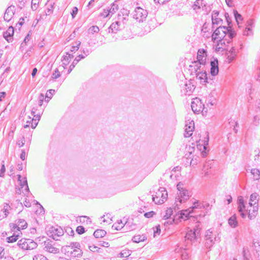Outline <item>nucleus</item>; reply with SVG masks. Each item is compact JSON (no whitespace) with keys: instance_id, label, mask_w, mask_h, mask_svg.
Masks as SVG:
<instances>
[{"instance_id":"obj_47","label":"nucleus","mask_w":260,"mask_h":260,"mask_svg":"<svg viewBox=\"0 0 260 260\" xmlns=\"http://www.w3.org/2000/svg\"><path fill=\"white\" fill-rule=\"evenodd\" d=\"M10 227L11 228V230L14 232L15 231V229L18 231H20V227L18 226V224L17 223V220H15V223H10L9 224Z\"/></svg>"},{"instance_id":"obj_40","label":"nucleus","mask_w":260,"mask_h":260,"mask_svg":"<svg viewBox=\"0 0 260 260\" xmlns=\"http://www.w3.org/2000/svg\"><path fill=\"white\" fill-rule=\"evenodd\" d=\"M136 225L133 224L132 222L130 221H126L124 224V227L126 230H128L129 231H133L136 229Z\"/></svg>"},{"instance_id":"obj_41","label":"nucleus","mask_w":260,"mask_h":260,"mask_svg":"<svg viewBox=\"0 0 260 260\" xmlns=\"http://www.w3.org/2000/svg\"><path fill=\"white\" fill-rule=\"evenodd\" d=\"M11 209V207L7 203H4V208L2 211L4 213V217H7L9 213V210Z\"/></svg>"},{"instance_id":"obj_11","label":"nucleus","mask_w":260,"mask_h":260,"mask_svg":"<svg viewBox=\"0 0 260 260\" xmlns=\"http://www.w3.org/2000/svg\"><path fill=\"white\" fill-rule=\"evenodd\" d=\"M15 8L14 6H9L6 10L4 16V19L6 21H9L15 13Z\"/></svg>"},{"instance_id":"obj_44","label":"nucleus","mask_w":260,"mask_h":260,"mask_svg":"<svg viewBox=\"0 0 260 260\" xmlns=\"http://www.w3.org/2000/svg\"><path fill=\"white\" fill-rule=\"evenodd\" d=\"M80 45H81L80 41H77L75 42V45H73L72 46L70 51L72 52H76V51H77L79 49V46H80Z\"/></svg>"},{"instance_id":"obj_16","label":"nucleus","mask_w":260,"mask_h":260,"mask_svg":"<svg viewBox=\"0 0 260 260\" xmlns=\"http://www.w3.org/2000/svg\"><path fill=\"white\" fill-rule=\"evenodd\" d=\"M233 14L239 28L242 29V31L244 32V29L242 28L243 21V16L236 10H234Z\"/></svg>"},{"instance_id":"obj_62","label":"nucleus","mask_w":260,"mask_h":260,"mask_svg":"<svg viewBox=\"0 0 260 260\" xmlns=\"http://www.w3.org/2000/svg\"><path fill=\"white\" fill-rule=\"evenodd\" d=\"M160 233V226L159 225H156L154 228V237H155L157 235H159Z\"/></svg>"},{"instance_id":"obj_3","label":"nucleus","mask_w":260,"mask_h":260,"mask_svg":"<svg viewBox=\"0 0 260 260\" xmlns=\"http://www.w3.org/2000/svg\"><path fill=\"white\" fill-rule=\"evenodd\" d=\"M190 193L185 189V190H183L179 192L178 193L177 196L175 198V203L173 205V209L176 212V211L180 209L179 206L180 205L183 203L187 201L190 197Z\"/></svg>"},{"instance_id":"obj_35","label":"nucleus","mask_w":260,"mask_h":260,"mask_svg":"<svg viewBox=\"0 0 260 260\" xmlns=\"http://www.w3.org/2000/svg\"><path fill=\"white\" fill-rule=\"evenodd\" d=\"M17 223L20 227V229H25L27 226V223L25 220L23 219H17Z\"/></svg>"},{"instance_id":"obj_43","label":"nucleus","mask_w":260,"mask_h":260,"mask_svg":"<svg viewBox=\"0 0 260 260\" xmlns=\"http://www.w3.org/2000/svg\"><path fill=\"white\" fill-rule=\"evenodd\" d=\"M224 16H225V20H226V21L228 25L227 27H229L230 29H233L232 28V21L231 18L229 16V14L228 13L225 12L224 13Z\"/></svg>"},{"instance_id":"obj_51","label":"nucleus","mask_w":260,"mask_h":260,"mask_svg":"<svg viewBox=\"0 0 260 260\" xmlns=\"http://www.w3.org/2000/svg\"><path fill=\"white\" fill-rule=\"evenodd\" d=\"M45 99V96L43 93H40L38 96V105L42 106Z\"/></svg>"},{"instance_id":"obj_57","label":"nucleus","mask_w":260,"mask_h":260,"mask_svg":"<svg viewBox=\"0 0 260 260\" xmlns=\"http://www.w3.org/2000/svg\"><path fill=\"white\" fill-rule=\"evenodd\" d=\"M110 15H111V14L108 8L104 9L103 12L101 13V16L104 18L108 17Z\"/></svg>"},{"instance_id":"obj_15","label":"nucleus","mask_w":260,"mask_h":260,"mask_svg":"<svg viewBox=\"0 0 260 260\" xmlns=\"http://www.w3.org/2000/svg\"><path fill=\"white\" fill-rule=\"evenodd\" d=\"M196 75L197 78L200 80L201 83H202L203 84L206 83H209L207 74L205 71H199V72L196 73Z\"/></svg>"},{"instance_id":"obj_18","label":"nucleus","mask_w":260,"mask_h":260,"mask_svg":"<svg viewBox=\"0 0 260 260\" xmlns=\"http://www.w3.org/2000/svg\"><path fill=\"white\" fill-rule=\"evenodd\" d=\"M202 142H203V144H202L201 146H200V147L198 148L200 150H202V147H203V150L201 151V155L203 157H205L207 156L208 151V146L209 142V137L208 135L206 140H204Z\"/></svg>"},{"instance_id":"obj_14","label":"nucleus","mask_w":260,"mask_h":260,"mask_svg":"<svg viewBox=\"0 0 260 260\" xmlns=\"http://www.w3.org/2000/svg\"><path fill=\"white\" fill-rule=\"evenodd\" d=\"M14 32V27L12 26H10L7 31L4 32L3 37L8 42H12L13 40Z\"/></svg>"},{"instance_id":"obj_30","label":"nucleus","mask_w":260,"mask_h":260,"mask_svg":"<svg viewBox=\"0 0 260 260\" xmlns=\"http://www.w3.org/2000/svg\"><path fill=\"white\" fill-rule=\"evenodd\" d=\"M229 224L232 228H235L238 225V221L236 215H233L229 219Z\"/></svg>"},{"instance_id":"obj_34","label":"nucleus","mask_w":260,"mask_h":260,"mask_svg":"<svg viewBox=\"0 0 260 260\" xmlns=\"http://www.w3.org/2000/svg\"><path fill=\"white\" fill-rule=\"evenodd\" d=\"M222 21H223L222 19H221L220 18H214V19L212 20V30H213V29H214V28H215L216 25H221V24L222 23Z\"/></svg>"},{"instance_id":"obj_48","label":"nucleus","mask_w":260,"mask_h":260,"mask_svg":"<svg viewBox=\"0 0 260 260\" xmlns=\"http://www.w3.org/2000/svg\"><path fill=\"white\" fill-rule=\"evenodd\" d=\"M82 250H76L75 249L73 252H71V254L72 255V256H77L78 257H79L81 256L82 255Z\"/></svg>"},{"instance_id":"obj_2","label":"nucleus","mask_w":260,"mask_h":260,"mask_svg":"<svg viewBox=\"0 0 260 260\" xmlns=\"http://www.w3.org/2000/svg\"><path fill=\"white\" fill-rule=\"evenodd\" d=\"M249 205L250 208L248 209V217L251 219L256 216L258 210V198L256 194H252L250 196Z\"/></svg>"},{"instance_id":"obj_60","label":"nucleus","mask_w":260,"mask_h":260,"mask_svg":"<svg viewBox=\"0 0 260 260\" xmlns=\"http://www.w3.org/2000/svg\"><path fill=\"white\" fill-rule=\"evenodd\" d=\"M33 260H48L45 256L42 254H37L34 256Z\"/></svg>"},{"instance_id":"obj_55","label":"nucleus","mask_w":260,"mask_h":260,"mask_svg":"<svg viewBox=\"0 0 260 260\" xmlns=\"http://www.w3.org/2000/svg\"><path fill=\"white\" fill-rule=\"evenodd\" d=\"M206 243L205 246L207 248L210 249L214 244V242H213V240H210L209 239H205Z\"/></svg>"},{"instance_id":"obj_25","label":"nucleus","mask_w":260,"mask_h":260,"mask_svg":"<svg viewBox=\"0 0 260 260\" xmlns=\"http://www.w3.org/2000/svg\"><path fill=\"white\" fill-rule=\"evenodd\" d=\"M108 33H111L112 34H116L118 31L121 30L115 22H113L111 25L106 30Z\"/></svg>"},{"instance_id":"obj_9","label":"nucleus","mask_w":260,"mask_h":260,"mask_svg":"<svg viewBox=\"0 0 260 260\" xmlns=\"http://www.w3.org/2000/svg\"><path fill=\"white\" fill-rule=\"evenodd\" d=\"M195 87L192 83L188 81L184 83L183 86L181 87V92L185 95H190L193 91Z\"/></svg>"},{"instance_id":"obj_13","label":"nucleus","mask_w":260,"mask_h":260,"mask_svg":"<svg viewBox=\"0 0 260 260\" xmlns=\"http://www.w3.org/2000/svg\"><path fill=\"white\" fill-rule=\"evenodd\" d=\"M211 69L210 73L213 76H215L218 74L219 68H218V61L217 59H214L213 60L211 61L210 62Z\"/></svg>"},{"instance_id":"obj_38","label":"nucleus","mask_w":260,"mask_h":260,"mask_svg":"<svg viewBox=\"0 0 260 260\" xmlns=\"http://www.w3.org/2000/svg\"><path fill=\"white\" fill-rule=\"evenodd\" d=\"M178 222V221H177L175 216L173 219H168V220L165 221L163 224L165 226L167 227L169 225L172 224L173 223H177Z\"/></svg>"},{"instance_id":"obj_39","label":"nucleus","mask_w":260,"mask_h":260,"mask_svg":"<svg viewBox=\"0 0 260 260\" xmlns=\"http://www.w3.org/2000/svg\"><path fill=\"white\" fill-rule=\"evenodd\" d=\"M80 61V59H78V57H76L73 60L72 63L70 65L69 69L68 71V74H70L73 69L75 67L76 65Z\"/></svg>"},{"instance_id":"obj_56","label":"nucleus","mask_w":260,"mask_h":260,"mask_svg":"<svg viewBox=\"0 0 260 260\" xmlns=\"http://www.w3.org/2000/svg\"><path fill=\"white\" fill-rule=\"evenodd\" d=\"M120 257H126L131 255L129 250H123L119 253Z\"/></svg>"},{"instance_id":"obj_4","label":"nucleus","mask_w":260,"mask_h":260,"mask_svg":"<svg viewBox=\"0 0 260 260\" xmlns=\"http://www.w3.org/2000/svg\"><path fill=\"white\" fill-rule=\"evenodd\" d=\"M191 109L196 114H199L200 112L204 113L207 112V109L205 107L202 100L198 98L193 99L191 104Z\"/></svg>"},{"instance_id":"obj_63","label":"nucleus","mask_w":260,"mask_h":260,"mask_svg":"<svg viewBox=\"0 0 260 260\" xmlns=\"http://www.w3.org/2000/svg\"><path fill=\"white\" fill-rule=\"evenodd\" d=\"M25 144V140L24 137L23 136L20 140H18L17 142V145L19 146V147H22Z\"/></svg>"},{"instance_id":"obj_45","label":"nucleus","mask_w":260,"mask_h":260,"mask_svg":"<svg viewBox=\"0 0 260 260\" xmlns=\"http://www.w3.org/2000/svg\"><path fill=\"white\" fill-rule=\"evenodd\" d=\"M100 29L99 27L96 25H94L91 26L88 29V32L89 34H94V33H97L99 31Z\"/></svg>"},{"instance_id":"obj_22","label":"nucleus","mask_w":260,"mask_h":260,"mask_svg":"<svg viewBox=\"0 0 260 260\" xmlns=\"http://www.w3.org/2000/svg\"><path fill=\"white\" fill-rule=\"evenodd\" d=\"M43 112L39 110L37 108L34 107L31 110V115L34 116L33 120L39 121Z\"/></svg>"},{"instance_id":"obj_5","label":"nucleus","mask_w":260,"mask_h":260,"mask_svg":"<svg viewBox=\"0 0 260 260\" xmlns=\"http://www.w3.org/2000/svg\"><path fill=\"white\" fill-rule=\"evenodd\" d=\"M168 198V192L165 187H159L155 194L152 195L153 201L157 204H161Z\"/></svg>"},{"instance_id":"obj_29","label":"nucleus","mask_w":260,"mask_h":260,"mask_svg":"<svg viewBox=\"0 0 260 260\" xmlns=\"http://www.w3.org/2000/svg\"><path fill=\"white\" fill-rule=\"evenodd\" d=\"M250 174L253 180H258L260 178V172L257 169H252Z\"/></svg>"},{"instance_id":"obj_27","label":"nucleus","mask_w":260,"mask_h":260,"mask_svg":"<svg viewBox=\"0 0 260 260\" xmlns=\"http://www.w3.org/2000/svg\"><path fill=\"white\" fill-rule=\"evenodd\" d=\"M45 248L46 250L50 253H56L58 252V249L54 247L51 244L48 242L47 244L45 243Z\"/></svg>"},{"instance_id":"obj_53","label":"nucleus","mask_w":260,"mask_h":260,"mask_svg":"<svg viewBox=\"0 0 260 260\" xmlns=\"http://www.w3.org/2000/svg\"><path fill=\"white\" fill-rule=\"evenodd\" d=\"M60 76V72L58 71L57 69H56L54 72L53 73L51 78L53 79H56Z\"/></svg>"},{"instance_id":"obj_19","label":"nucleus","mask_w":260,"mask_h":260,"mask_svg":"<svg viewBox=\"0 0 260 260\" xmlns=\"http://www.w3.org/2000/svg\"><path fill=\"white\" fill-rule=\"evenodd\" d=\"M206 52V51L204 49L199 50L197 59V60L196 62H199L202 65H205L206 57L204 55V53Z\"/></svg>"},{"instance_id":"obj_31","label":"nucleus","mask_w":260,"mask_h":260,"mask_svg":"<svg viewBox=\"0 0 260 260\" xmlns=\"http://www.w3.org/2000/svg\"><path fill=\"white\" fill-rule=\"evenodd\" d=\"M27 239H22L18 241L17 245L23 249H27Z\"/></svg>"},{"instance_id":"obj_37","label":"nucleus","mask_w":260,"mask_h":260,"mask_svg":"<svg viewBox=\"0 0 260 260\" xmlns=\"http://www.w3.org/2000/svg\"><path fill=\"white\" fill-rule=\"evenodd\" d=\"M19 235H15V234H13L12 236L8 237L6 238V241L8 243H13L16 242L18 239L19 237Z\"/></svg>"},{"instance_id":"obj_32","label":"nucleus","mask_w":260,"mask_h":260,"mask_svg":"<svg viewBox=\"0 0 260 260\" xmlns=\"http://www.w3.org/2000/svg\"><path fill=\"white\" fill-rule=\"evenodd\" d=\"M108 8L111 14V16H112L113 14L116 13V11H118L119 7L117 4H116L115 3H113L111 5L110 8L108 7Z\"/></svg>"},{"instance_id":"obj_23","label":"nucleus","mask_w":260,"mask_h":260,"mask_svg":"<svg viewBox=\"0 0 260 260\" xmlns=\"http://www.w3.org/2000/svg\"><path fill=\"white\" fill-rule=\"evenodd\" d=\"M205 65H202L200 64L199 62H196L192 63V65L190 66V68H191V70H192V72L194 71L195 73H197L199 72V71H202L204 70L203 68H202V67H204Z\"/></svg>"},{"instance_id":"obj_42","label":"nucleus","mask_w":260,"mask_h":260,"mask_svg":"<svg viewBox=\"0 0 260 260\" xmlns=\"http://www.w3.org/2000/svg\"><path fill=\"white\" fill-rule=\"evenodd\" d=\"M61 61L62 62L63 68L66 69L67 66L70 63L71 60L67 56V55H63L62 57Z\"/></svg>"},{"instance_id":"obj_8","label":"nucleus","mask_w":260,"mask_h":260,"mask_svg":"<svg viewBox=\"0 0 260 260\" xmlns=\"http://www.w3.org/2000/svg\"><path fill=\"white\" fill-rule=\"evenodd\" d=\"M63 231L61 228H56L52 226L47 231L49 237L52 238L55 240H58V238L63 235Z\"/></svg>"},{"instance_id":"obj_49","label":"nucleus","mask_w":260,"mask_h":260,"mask_svg":"<svg viewBox=\"0 0 260 260\" xmlns=\"http://www.w3.org/2000/svg\"><path fill=\"white\" fill-rule=\"evenodd\" d=\"M89 249L92 252H97L99 253L102 252L101 249L95 245L89 246Z\"/></svg>"},{"instance_id":"obj_24","label":"nucleus","mask_w":260,"mask_h":260,"mask_svg":"<svg viewBox=\"0 0 260 260\" xmlns=\"http://www.w3.org/2000/svg\"><path fill=\"white\" fill-rule=\"evenodd\" d=\"M205 239H209L210 240H213V242L218 241L219 240V238L216 236V234H213L211 229L208 230L206 231L205 235Z\"/></svg>"},{"instance_id":"obj_64","label":"nucleus","mask_w":260,"mask_h":260,"mask_svg":"<svg viewBox=\"0 0 260 260\" xmlns=\"http://www.w3.org/2000/svg\"><path fill=\"white\" fill-rule=\"evenodd\" d=\"M53 12V6L50 5L49 8H48L45 10V13L46 15H49L52 14Z\"/></svg>"},{"instance_id":"obj_52","label":"nucleus","mask_w":260,"mask_h":260,"mask_svg":"<svg viewBox=\"0 0 260 260\" xmlns=\"http://www.w3.org/2000/svg\"><path fill=\"white\" fill-rule=\"evenodd\" d=\"M229 124L231 128L232 127V126H233V130L235 131V133H237L238 131V129L236 128L238 125L237 122L235 121L234 120H231V121L229 122Z\"/></svg>"},{"instance_id":"obj_36","label":"nucleus","mask_w":260,"mask_h":260,"mask_svg":"<svg viewBox=\"0 0 260 260\" xmlns=\"http://www.w3.org/2000/svg\"><path fill=\"white\" fill-rule=\"evenodd\" d=\"M80 244L78 242H71L70 244V245H67L64 247V249L65 250H66V248H69L71 247V248H75L79 250H80ZM63 249V247L62 248V250Z\"/></svg>"},{"instance_id":"obj_28","label":"nucleus","mask_w":260,"mask_h":260,"mask_svg":"<svg viewBox=\"0 0 260 260\" xmlns=\"http://www.w3.org/2000/svg\"><path fill=\"white\" fill-rule=\"evenodd\" d=\"M106 232L103 230H96L93 233V236L95 238H100L104 237L106 235Z\"/></svg>"},{"instance_id":"obj_54","label":"nucleus","mask_w":260,"mask_h":260,"mask_svg":"<svg viewBox=\"0 0 260 260\" xmlns=\"http://www.w3.org/2000/svg\"><path fill=\"white\" fill-rule=\"evenodd\" d=\"M76 231L79 235L83 234L85 232V228L82 225L78 226L76 228Z\"/></svg>"},{"instance_id":"obj_12","label":"nucleus","mask_w":260,"mask_h":260,"mask_svg":"<svg viewBox=\"0 0 260 260\" xmlns=\"http://www.w3.org/2000/svg\"><path fill=\"white\" fill-rule=\"evenodd\" d=\"M194 128V123L193 120L189 121L188 123L186 121L185 124L184 137H189L192 135V133Z\"/></svg>"},{"instance_id":"obj_21","label":"nucleus","mask_w":260,"mask_h":260,"mask_svg":"<svg viewBox=\"0 0 260 260\" xmlns=\"http://www.w3.org/2000/svg\"><path fill=\"white\" fill-rule=\"evenodd\" d=\"M18 181L19 182V185L21 188L25 186V191L26 192L28 193L29 192L27 181L26 177H24V180H22V176L21 175H17Z\"/></svg>"},{"instance_id":"obj_33","label":"nucleus","mask_w":260,"mask_h":260,"mask_svg":"<svg viewBox=\"0 0 260 260\" xmlns=\"http://www.w3.org/2000/svg\"><path fill=\"white\" fill-rule=\"evenodd\" d=\"M38 245L37 243L34 242V241H31L30 239H27V249L26 250H32L36 248L37 247Z\"/></svg>"},{"instance_id":"obj_17","label":"nucleus","mask_w":260,"mask_h":260,"mask_svg":"<svg viewBox=\"0 0 260 260\" xmlns=\"http://www.w3.org/2000/svg\"><path fill=\"white\" fill-rule=\"evenodd\" d=\"M190 211H188V210H181L178 212V214L175 215V218L177 221H181V219L186 220L188 218Z\"/></svg>"},{"instance_id":"obj_50","label":"nucleus","mask_w":260,"mask_h":260,"mask_svg":"<svg viewBox=\"0 0 260 260\" xmlns=\"http://www.w3.org/2000/svg\"><path fill=\"white\" fill-rule=\"evenodd\" d=\"M65 232L69 236H74L75 235L74 230L71 227L69 226H67L66 228Z\"/></svg>"},{"instance_id":"obj_59","label":"nucleus","mask_w":260,"mask_h":260,"mask_svg":"<svg viewBox=\"0 0 260 260\" xmlns=\"http://www.w3.org/2000/svg\"><path fill=\"white\" fill-rule=\"evenodd\" d=\"M40 0H32L31 1V8L33 10H37Z\"/></svg>"},{"instance_id":"obj_46","label":"nucleus","mask_w":260,"mask_h":260,"mask_svg":"<svg viewBox=\"0 0 260 260\" xmlns=\"http://www.w3.org/2000/svg\"><path fill=\"white\" fill-rule=\"evenodd\" d=\"M173 213V209L170 208L166 210V214L164 215V218L165 220L171 218V215Z\"/></svg>"},{"instance_id":"obj_26","label":"nucleus","mask_w":260,"mask_h":260,"mask_svg":"<svg viewBox=\"0 0 260 260\" xmlns=\"http://www.w3.org/2000/svg\"><path fill=\"white\" fill-rule=\"evenodd\" d=\"M205 6L206 3H204V0H196L192 6V8L194 10H197Z\"/></svg>"},{"instance_id":"obj_10","label":"nucleus","mask_w":260,"mask_h":260,"mask_svg":"<svg viewBox=\"0 0 260 260\" xmlns=\"http://www.w3.org/2000/svg\"><path fill=\"white\" fill-rule=\"evenodd\" d=\"M192 203L193 206L190 208L191 211L195 208H203L206 210H209L211 209L210 204L206 202H201L198 200H196L194 202H192Z\"/></svg>"},{"instance_id":"obj_20","label":"nucleus","mask_w":260,"mask_h":260,"mask_svg":"<svg viewBox=\"0 0 260 260\" xmlns=\"http://www.w3.org/2000/svg\"><path fill=\"white\" fill-rule=\"evenodd\" d=\"M238 211L241 216L244 218V198L242 196H240L238 198Z\"/></svg>"},{"instance_id":"obj_6","label":"nucleus","mask_w":260,"mask_h":260,"mask_svg":"<svg viewBox=\"0 0 260 260\" xmlns=\"http://www.w3.org/2000/svg\"><path fill=\"white\" fill-rule=\"evenodd\" d=\"M133 17L139 22H142L145 20L148 12L146 10L142 9L140 7H137L135 8L132 13Z\"/></svg>"},{"instance_id":"obj_58","label":"nucleus","mask_w":260,"mask_h":260,"mask_svg":"<svg viewBox=\"0 0 260 260\" xmlns=\"http://www.w3.org/2000/svg\"><path fill=\"white\" fill-rule=\"evenodd\" d=\"M55 93V90L49 89L48 90L46 93V98L51 99L53 94Z\"/></svg>"},{"instance_id":"obj_7","label":"nucleus","mask_w":260,"mask_h":260,"mask_svg":"<svg viewBox=\"0 0 260 260\" xmlns=\"http://www.w3.org/2000/svg\"><path fill=\"white\" fill-rule=\"evenodd\" d=\"M199 235L200 229L197 227V228L194 229L193 230H190L188 232H187L185 236V240L194 242V241H197Z\"/></svg>"},{"instance_id":"obj_61","label":"nucleus","mask_w":260,"mask_h":260,"mask_svg":"<svg viewBox=\"0 0 260 260\" xmlns=\"http://www.w3.org/2000/svg\"><path fill=\"white\" fill-rule=\"evenodd\" d=\"M30 37V35H29V32L27 34V35L25 37L23 42L21 43V46L23 47L24 46H25L26 45V43L27 42L29 41Z\"/></svg>"},{"instance_id":"obj_1","label":"nucleus","mask_w":260,"mask_h":260,"mask_svg":"<svg viewBox=\"0 0 260 260\" xmlns=\"http://www.w3.org/2000/svg\"><path fill=\"white\" fill-rule=\"evenodd\" d=\"M214 29L212 35V40L218 39L221 44L230 43L236 35L234 29H230L226 26L219 25Z\"/></svg>"}]
</instances>
